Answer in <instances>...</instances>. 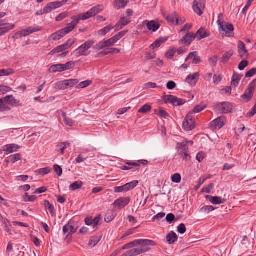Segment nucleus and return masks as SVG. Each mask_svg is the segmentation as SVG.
I'll list each match as a JSON object with an SVG mask.
<instances>
[{"instance_id":"obj_5","label":"nucleus","mask_w":256,"mask_h":256,"mask_svg":"<svg viewBox=\"0 0 256 256\" xmlns=\"http://www.w3.org/2000/svg\"><path fill=\"white\" fill-rule=\"evenodd\" d=\"M95 42L94 40H89L83 44L78 48L76 49L78 56H88L90 52L88 50L94 44Z\"/></svg>"},{"instance_id":"obj_28","label":"nucleus","mask_w":256,"mask_h":256,"mask_svg":"<svg viewBox=\"0 0 256 256\" xmlns=\"http://www.w3.org/2000/svg\"><path fill=\"white\" fill-rule=\"evenodd\" d=\"M166 238L168 244H171L178 240V236L174 232L172 231L167 235Z\"/></svg>"},{"instance_id":"obj_44","label":"nucleus","mask_w":256,"mask_h":256,"mask_svg":"<svg viewBox=\"0 0 256 256\" xmlns=\"http://www.w3.org/2000/svg\"><path fill=\"white\" fill-rule=\"evenodd\" d=\"M14 70L12 68H8L6 70H0V76H8L14 74Z\"/></svg>"},{"instance_id":"obj_7","label":"nucleus","mask_w":256,"mask_h":256,"mask_svg":"<svg viewBox=\"0 0 256 256\" xmlns=\"http://www.w3.org/2000/svg\"><path fill=\"white\" fill-rule=\"evenodd\" d=\"M138 184V181L133 180L130 182L124 184L122 186L115 187L114 188V191L116 193L127 192L136 187Z\"/></svg>"},{"instance_id":"obj_34","label":"nucleus","mask_w":256,"mask_h":256,"mask_svg":"<svg viewBox=\"0 0 256 256\" xmlns=\"http://www.w3.org/2000/svg\"><path fill=\"white\" fill-rule=\"evenodd\" d=\"M64 66L63 64H57L52 66L50 68V70L52 72H64Z\"/></svg>"},{"instance_id":"obj_30","label":"nucleus","mask_w":256,"mask_h":256,"mask_svg":"<svg viewBox=\"0 0 256 256\" xmlns=\"http://www.w3.org/2000/svg\"><path fill=\"white\" fill-rule=\"evenodd\" d=\"M115 216V212L112 210H109L106 214L104 220L106 222H110L114 220Z\"/></svg>"},{"instance_id":"obj_62","label":"nucleus","mask_w":256,"mask_h":256,"mask_svg":"<svg viewBox=\"0 0 256 256\" xmlns=\"http://www.w3.org/2000/svg\"><path fill=\"white\" fill-rule=\"evenodd\" d=\"M256 114V102L250 110L247 113V117H252Z\"/></svg>"},{"instance_id":"obj_19","label":"nucleus","mask_w":256,"mask_h":256,"mask_svg":"<svg viewBox=\"0 0 256 256\" xmlns=\"http://www.w3.org/2000/svg\"><path fill=\"white\" fill-rule=\"evenodd\" d=\"M238 48L240 57L243 58L248 54V51L246 49L245 44L242 42H238Z\"/></svg>"},{"instance_id":"obj_6","label":"nucleus","mask_w":256,"mask_h":256,"mask_svg":"<svg viewBox=\"0 0 256 256\" xmlns=\"http://www.w3.org/2000/svg\"><path fill=\"white\" fill-rule=\"evenodd\" d=\"M256 80H253L250 82L248 87V88L245 91L244 94L241 96L242 100H244L246 102H248L252 98L254 90L256 86Z\"/></svg>"},{"instance_id":"obj_36","label":"nucleus","mask_w":256,"mask_h":256,"mask_svg":"<svg viewBox=\"0 0 256 256\" xmlns=\"http://www.w3.org/2000/svg\"><path fill=\"white\" fill-rule=\"evenodd\" d=\"M83 185L82 181H76L71 184L70 186V190L72 191L76 190L80 188Z\"/></svg>"},{"instance_id":"obj_64","label":"nucleus","mask_w":256,"mask_h":256,"mask_svg":"<svg viewBox=\"0 0 256 256\" xmlns=\"http://www.w3.org/2000/svg\"><path fill=\"white\" fill-rule=\"evenodd\" d=\"M256 74V68L250 70L246 74V77L251 78Z\"/></svg>"},{"instance_id":"obj_37","label":"nucleus","mask_w":256,"mask_h":256,"mask_svg":"<svg viewBox=\"0 0 256 256\" xmlns=\"http://www.w3.org/2000/svg\"><path fill=\"white\" fill-rule=\"evenodd\" d=\"M178 154L184 160H188L190 158V156L189 154L188 149L184 150H182L180 151H178Z\"/></svg>"},{"instance_id":"obj_14","label":"nucleus","mask_w":256,"mask_h":256,"mask_svg":"<svg viewBox=\"0 0 256 256\" xmlns=\"http://www.w3.org/2000/svg\"><path fill=\"white\" fill-rule=\"evenodd\" d=\"M132 247L136 246L138 245H144L146 246H154L155 242L152 240H136L130 242Z\"/></svg>"},{"instance_id":"obj_39","label":"nucleus","mask_w":256,"mask_h":256,"mask_svg":"<svg viewBox=\"0 0 256 256\" xmlns=\"http://www.w3.org/2000/svg\"><path fill=\"white\" fill-rule=\"evenodd\" d=\"M100 240L101 237L92 236L90 240L88 246H90L94 247L99 242Z\"/></svg>"},{"instance_id":"obj_23","label":"nucleus","mask_w":256,"mask_h":256,"mask_svg":"<svg viewBox=\"0 0 256 256\" xmlns=\"http://www.w3.org/2000/svg\"><path fill=\"white\" fill-rule=\"evenodd\" d=\"M199 76L200 74L198 72H196L193 75H189L186 78V82L191 85H195Z\"/></svg>"},{"instance_id":"obj_8","label":"nucleus","mask_w":256,"mask_h":256,"mask_svg":"<svg viewBox=\"0 0 256 256\" xmlns=\"http://www.w3.org/2000/svg\"><path fill=\"white\" fill-rule=\"evenodd\" d=\"M182 126L186 131H190L194 128V122L193 120L192 112H189L186 115L183 122Z\"/></svg>"},{"instance_id":"obj_32","label":"nucleus","mask_w":256,"mask_h":256,"mask_svg":"<svg viewBox=\"0 0 256 256\" xmlns=\"http://www.w3.org/2000/svg\"><path fill=\"white\" fill-rule=\"evenodd\" d=\"M126 164L128 166H122L120 168L121 170H128L132 168V166L134 167H139L140 164L137 162H126Z\"/></svg>"},{"instance_id":"obj_31","label":"nucleus","mask_w":256,"mask_h":256,"mask_svg":"<svg viewBox=\"0 0 256 256\" xmlns=\"http://www.w3.org/2000/svg\"><path fill=\"white\" fill-rule=\"evenodd\" d=\"M14 28V25L12 24H8L6 26L0 28V36L12 30Z\"/></svg>"},{"instance_id":"obj_17","label":"nucleus","mask_w":256,"mask_h":256,"mask_svg":"<svg viewBox=\"0 0 256 256\" xmlns=\"http://www.w3.org/2000/svg\"><path fill=\"white\" fill-rule=\"evenodd\" d=\"M92 17V14H90V12L88 10V12L84 14H81L78 16H72V22H78L76 23L77 25L80 20H86Z\"/></svg>"},{"instance_id":"obj_33","label":"nucleus","mask_w":256,"mask_h":256,"mask_svg":"<svg viewBox=\"0 0 256 256\" xmlns=\"http://www.w3.org/2000/svg\"><path fill=\"white\" fill-rule=\"evenodd\" d=\"M168 38H160L156 40L150 46L153 49L160 47L162 44L167 40Z\"/></svg>"},{"instance_id":"obj_56","label":"nucleus","mask_w":256,"mask_h":256,"mask_svg":"<svg viewBox=\"0 0 256 256\" xmlns=\"http://www.w3.org/2000/svg\"><path fill=\"white\" fill-rule=\"evenodd\" d=\"M75 66V64L74 62L70 61L66 62V64H63L64 71L70 70L73 68Z\"/></svg>"},{"instance_id":"obj_20","label":"nucleus","mask_w":256,"mask_h":256,"mask_svg":"<svg viewBox=\"0 0 256 256\" xmlns=\"http://www.w3.org/2000/svg\"><path fill=\"white\" fill-rule=\"evenodd\" d=\"M206 198L214 204H222L226 202V200L216 196H206Z\"/></svg>"},{"instance_id":"obj_50","label":"nucleus","mask_w":256,"mask_h":256,"mask_svg":"<svg viewBox=\"0 0 256 256\" xmlns=\"http://www.w3.org/2000/svg\"><path fill=\"white\" fill-rule=\"evenodd\" d=\"M206 108V105L204 104H200L196 105L194 106V110H193V112L197 114L198 113L202 110H203L204 109H205Z\"/></svg>"},{"instance_id":"obj_21","label":"nucleus","mask_w":256,"mask_h":256,"mask_svg":"<svg viewBox=\"0 0 256 256\" xmlns=\"http://www.w3.org/2000/svg\"><path fill=\"white\" fill-rule=\"evenodd\" d=\"M130 22V20H129L126 19V18H122L114 27L116 28V30H118L122 29Z\"/></svg>"},{"instance_id":"obj_43","label":"nucleus","mask_w":256,"mask_h":256,"mask_svg":"<svg viewBox=\"0 0 256 256\" xmlns=\"http://www.w3.org/2000/svg\"><path fill=\"white\" fill-rule=\"evenodd\" d=\"M107 48L106 40H102L98 42L97 44H96L94 48L96 50H101L102 49L105 48Z\"/></svg>"},{"instance_id":"obj_47","label":"nucleus","mask_w":256,"mask_h":256,"mask_svg":"<svg viewBox=\"0 0 256 256\" xmlns=\"http://www.w3.org/2000/svg\"><path fill=\"white\" fill-rule=\"evenodd\" d=\"M128 2V0H116V6L118 8H123L126 6Z\"/></svg>"},{"instance_id":"obj_18","label":"nucleus","mask_w":256,"mask_h":256,"mask_svg":"<svg viewBox=\"0 0 256 256\" xmlns=\"http://www.w3.org/2000/svg\"><path fill=\"white\" fill-rule=\"evenodd\" d=\"M20 146L14 144H6L3 147V150L6 152V154H11L18 151Z\"/></svg>"},{"instance_id":"obj_45","label":"nucleus","mask_w":256,"mask_h":256,"mask_svg":"<svg viewBox=\"0 0 256 256\" xmlns=\"http://www.w3.org/2000/svg\"><path fill=\"white\" fill-rule=\"evenodd\" d=\"M44 206L48 210L51 214L53 215L54 214V210L53 206L48 200H44Z\"/></svg>"},{"instance_id":"obj_1","label":"nucleus","mask_w":256,"mask_h":256,"mask_svg":"<svg viewBox=\"0 0 256 256\" xmlns=\"http://www.w3.org/2000/svg\"><path fill=\"white\" fill-rule=\"evenodd\" d=\"M78 22H71L70 24H68L67 26L62 28L56 32L51 34L48 40H58L63 38L65 35L68 34L70 32H72L76 26V23Z\"/></svg>"},{"instance_id":"obj_63","label":"nucleus","mask_w":256,"mask_h":256,"mask_svg":"<svg viewBox=\"0 0 256 256\" xmlns=\"http://www.w3.org/2000/svg\"><path fill=\"white\" fill-rule=\"evenodd\" d=\"M166 220L170 224H172L175 220V216L172 214H167Z\"/></svg>"},{"instance_id":"obj_60","label":"nucleus","mask_w":256,"mask_h":256,"mask_svg":"<svg viewBox=\"0 0 256 256\" xmlns=\"http://www.w3.org/2000/svg\"><path fill=\"white\" fill-rule=\"evenodd\" d=\"M138 254L135 252V250L132 248L127 252H126L124 254H122L121 256H136Z\"/></svg>"},{"instance_id":"obj_4","label":"nucleus","mask_w":256,"mask_h":256,"mask_svg":"<svg viewBox=\"0 0 256 256\" xmlns=\"http://www.w3.org/2000/svg\"><path fill=\"white\" fill-rule=\"evenodd\" d=\"M164 100L165 103H170L174 106H180L186 103V100L179 98L173 95H164Z\"/></svg>"},{"instance_id":"obj_61","label":"nucleus","mask_w":256,"mask_h":256,"mask_svg":"<svg viewBox=\"0 0 256 256\" xmlns=\"http://www.w3.org/2000/svg\"><path fill=\"white\" fill-rule=\"evenodd\" d=\"M248 64V62L246 60H242L238 64V69L242 70Z\"/></svg>"},{"instance_id":"obj_11","label":"nucleus","mask_w":256,"mask_h":256,"mask_svg":"<svg viewBox=\"0 0 256 256\" xmlns=\"http://www.w3.org/2000/svg\"><path fill=\"white\" fill-rule=\"evenodd\" d=\"M42 28H40L38 26H30L28 28L26 29L23 30L20 32H16L15 34V36H20V37L26 36L34 32L40 31L42 30Z\"/></svg>"},{"instance_id":"obj_53","label":"nucleus","mask_w":256,"mask_h":256,"mask_svg":"<svg viewBox=\"0 0 256 256\" xmlns=\"http://www.w3.org/2000/svg\"><path fill=\"white\" fill-rule=\"evenodd\" d=\"M181 176L178 173H176L172 176V181L175 183H179L181 181Z\"/></svg>"},{"instance_id":"obj_57","label":"nucleus","mask_w":256,"mask_h":256,"mask_svg":"<svg viewBox=\"0 0 256 256\" xmlns=\"http://www.w3.org/2000/svg\"><path fill=\"white\" fill-rule=\"evenodd\" d=\"M12 88L9 86L0 85V94H4L8 92H9L12 90Z\"/></svg>"},{"instance_id":"obj_46","label":"nucleus","mask_w":256,"mask_h":256,"mask_svg":"<svg viewBox=\"0 0 256 256\" xmlns=\"http://www.w3.org/2000/svg\"><path fill=\"white\" fill-rule=\"evenodd\" d=\"M152 110V107L150 105L148 104H146L144 105L141 108H140L138 112L142 113V114H146V112H150Z\"/></svg>"},{"instance_id":"obj_3","label":"nucleus","mask_w":256,"mask_h":256,"mask_svg":"<svg viewBox=\"0 0 256 256\" xmlns=\"http://www.w3.org/2000/svg\"><path fill=\"white\" fill-rule=\"evenodd\" d=\"M213 110L216 112L226 114L232 112V106L227 102H219L213 106Z\"/></svg>"},{"instance_id":"obj_22","label":"nucleus","mask_w":256,"mask_h":256,"mask_svg":"<svg viewBox=\"0 0 256 256\" xmlns=\"http://www.w3.org/2000/svg\"><path fill=\"white\" fill-rule=\"evenodd\" d=\"M194 36H196V38L198 40H200L202 39L208 37L209 34L204 28H201L197 31Z\"/></svg>"},{"instance_id":"obj_55","label":"nucleus","mask_w":256,"mask_h":256,"mask_svg":"<svg viewBox=\"0 0 256 256\" xmlns=\"http://www.w3.org/2000/svg\"><path fill=\"white\" fill-rule=\"evenodd\" d=\"M176 148L178 149V151H180L182 150H186L188 149V146H186V142H184L180 143H178Z\"/></svg>"},{"instance_id":"obj_24","label":"nucleus","mask_w":256,"mask_h":256,"mask_svg":"<svg viewBox=\"0 0 256 256\" xmlns=\"http://www.w3.org/2000/svg\"><path fill=\"white\" fill-rule=\"evenodd\" d=\"M62 230L64 234L69 232L68 234L72 235L76 232L77 229L74 228V226L71 224V222H69L63 227Z\"/></svg>"},{"instance_id":"obj_27","label":"nucleus","mask_w":256,"mask_h":256,"mask_svg":"<svg viewBox=\"0 0 256 256\" xmlns=\"http://www.w3.org/2000/svg\"><path fill=\"white\" fill-rule=\"evenodd\" d=\"M164 16L168 22L172 24L176 22L178 14L176 12H172L171 14L168 15L164 14Z\"/></svg>"},{"instance_id":"obj_35","label":"nucleus","mask_w":256,"mask_h":256,"mask_svg":"<svg viewBox=\"0 0 256 256\" xmlns=\"http://www.w3.org/2000/svg\"><path fill=\"white\" fill-rule=\"evenodd\" d=\"M242 76L234 73L232 78L231 84L235 87L238 86L239 82L241 80Z\"/></svg>"},{"instance_id":"obj_38","label":"nucleus","mask_w":256,"mask_h":256,"mask_svg":"<svg viewBox=\"0 0 256 256\" xmlns=\"http://www.w3.org/2000/svg\"><path fill=\"white\" fill-rule=\"evenodd\" d=\"M68 50L64 44H63L61 46H58L56 48H54L50 52V54H55L63 52L66 50Z\"/></svg>"},{"instance_id":"obj_25","label":"nucleus","mask_w":256,"mask_h":256,"mask_svg":"<svg viewBox=\"0 0 256 256\" xmlns=\"http://www.w3.org/2000/svg\"><path fill=\"white\" fill-rule=\"evenodd\" d=\"M146 26L148 30L154 32L160 28V24L154 20H151L147 22Z\"/></svg>"},{"instance_id":"obj_40","label":"nucleus","mask_w":256,"mask_h":256,"mask_svg":"<svg viewBox=\"0 0 256 256\" xmlns=\"http://www.w3.org/2000/svg\"><path fill=\"white\" fill-rule=\"evenodd\" d=\"M114 27L112 26V25H109L103 28L102 29L100 30L98 32V34L100 36H104L107 34L108 32L114 28Z\"/></svg>"},{"instance_id":"obj_26","label":"nucleus","mask_w":256,"mask_h":256,"mask_svg":"<svg viewBox=\"0 0 256 256\" xmlns=\"http://www.w3.org/2000/svg\"><path fill=\"white\" fill-rule=\"evenodd\" d=\"M234 52L232 50H230L224 53L220 59V62L223 64H226L230 59V57L233 56Z\"/></svg>"},{"instance_id":"obj_59","label":"nucleus","mask_w":256,"mask_h":256,"mask_svg":"<svg viewBox=\"0 0 256 256\" xmlns=\"http://www.w3.org/2000/svg\"><path fill=\"white\" fill-rule=\"evenodd\" d=\"M218 57L216 56H212L209 59L210 64L212 66H216L217 64Z\"/></svg>"},{"instance_id":"obj_16","label":"nucleus","mask_w":256,"mask_h":256,"mask_svg":"<svg viewBox=\"0 0 256 256\" xmlns=\"http://www.w3.org/2000/svg\"><path fill=\"white\" fill-rule=\"evenodd\" d=\"M224 116H220L212 121L210 122V126L214 128L220 129L224 126Z\"/></svg>"},{"instance_id":"obj_12","label":"nucleus","mask_w":256,"mask_h":256,"mask_svg":"<svg viewBox=\"0 0 256 256\" xmlns=\"http://www.w3.org/2000/svg\"><path fill=\"white\" fill-rule=\"evenodd\" d=\"M129 198H120L115 200L113 205L117 209H122L127 206L130 202Z\"/></svg>"},{"instance_id":"obj_41","label":"nucleus","mask_w":256,"mask_h":256,"mask_svg":"<svg viewBox=\"0 0 256 256\" xmlns=\"http://www.w3.org/2000/svg\"><path fill=\"white\" fill-rule=\"evenodd\" d=\"M62 118L64 119V121L65 124L69 126H72L74 124V122L70 118H68L66 116V114L64 112H62Z\"/></svg>"},{"instance_id":"obj_52","label":"nucleus","mask_w":256,"mask_h":256,"mask_svg":"<svg viewBox=\"0 0 256 256\" xmlns=\"http://www.w3.org/2000/svg\"><path fill=\"white\" fill-rule=\"evenodd\" d=\"M214 210V206H203L200 208V212L204 214H208L210 212H212Z\"/></svg>"},{"instance_id":"obj_48","label":"nucleus","mask_w":256,"mask_h":256,"mask_svg":"<svg viewBox=\"0 0 256 256\" xmlns=\"http://www.w3.org/2000/svg\"><path fill=\"white\" fill-rule=\"evenodd\" d=\"M50 168L46 167L36 170V172L38 174L45 175L50 172Z\"/></svg>"},{"instance_id":"obj_42","label":"nucleus","mask_w":256,"mask_h":256,"mask_svg":"<svg viewBox=\"0 0 256 256\" xmlns=\"http://www.w3.org/2000/svg\"><path fill=\"white\" fill-rule=\"evenodd\" d=\"M102 10V8L100 6H97L92 8L91 9L89 10L90 14L92 16H95L96 14H98Z\"/></svg>"},{"instance_id":"obj_58","label":"nucleus","mask_w":256,"mask_h":256,"mask_svg":"<svg viewBox=\"0 0 256 256\" xmlns=\"http://www.w3.org/2000/svg\"><path fill=\"white\" fill-rule=\"evenodd\" d=\"M56 86L59 90H66L68 88L66 80L59 82L56 84Z\"/></svg>"},{"instance_id":"obj_13","label":"nucleus","mask_w":256,"mask_h":256,"mask_svg":"<svg viewBox=\"0 0 256 256\" xmlns=\"http://www.w3.org/2000/svg\"><path fill=\"white\" fill-rule=\"evenodd\" d=\"M196 38V36L192 32H188L181 40H179V44L190 46Z\"/></svg>"},{"instance_id":"obj_10","label":"nucleus","mask_w":256,"mask_h":256,"mask_svg":"<svg viewBox=\"0 0 256 256\" xmlns=\"http://www.w3.org/2000/svg\"><path fill=\"white\" fill-rule=\"evenodd\" d=\"M206 0H194L193 4L194 12L198 16H201L205 8Z\"/></svg>"},{"instance_id":"obj_15","label":"nucleus","mask_w":256,"mask_h":256,"mask_svg":"<svg viewBox=\"0 0 256 256\" xmlns=\"http://www.w3.org/2000/svg\"><path fill=\"white\" fill-rule=\"evenodd\" d=\"M5 102L12 106H18L20 105L19 100L16 99L12 95H9L2 98Z\"/></svg>"},{"instance_id":"obj_9","label":"nucleus","mask_w":256,"mask_h":256,"mask_svg":"<svg viewBox=\"0 0 256 256\" xmlns=\"http://www.w3.org/2000/svg\"><path fill=\"white\" fill-rule=\"evenodd\" d=\"M68 0H63L62 1L49 2L44 7V12L50 13L52 10L62 6Z\"/></svg>"},{"instance_id":"obj_49","label":"nucleus","mask_w":256,"mask_h":256,"mask_svg":"<svg viewBox=\"0 0 256 256\" xmlns=\"http://www.w3.org/2000/svg\"><path fill=\"white\" fill-rule=\"evenodd\" d=\"M66 84L68 88H71L77 84L78 83V80L77 79H70L65 80Z\"/></svg>"},{"instance_id":"obj_51","label":"nucleus","mask_w":256,"mask_h":256,"mask_svg":"<svg viewBox=\"0 0 256 256\" xmlns=\"http://www.w3.org/2000/svg\"><path fill=\"white\" fill-rule=\"evenodd\" d=\"M9 156L11 160L10 161H11L12 163H14L20 160L22 158L21 154H14L11 155Z\"/></svg>"},{"instance_id":"obj_54","label":"nucleus","mask_w":256,"mask_h":256,"mask_svg":"<svg viewBox=\"0 0 256 256\" xmlns=\"http://www.w3.org/2000/svg\"><path fill=\"white\" fill-rule=\"evenodd\" d=\"M36 198L35 196H29L28 193H26L24 196V200L25 202H34Z\"/></svg>"},{"instance_id":"obj_29","label":"nucleus","mask_w":256,"mask_h":256,"mask_svg":"<svg viewBox=\"0 0 256 256\" xmlns=\"http://www.w3.org/2000/svg\"><path fill=\"white\" fill-rule=\"evenodd\" d=\"M150 246H145L144 245H140L139 247L135 248H133L136 254L139 255L142 253L146 252L150 250Z\"/></svg>"},{"instance_id":"obj_2","label":"nucleus","mask_w":256,"mask_h":256,"mask_svg":"<svg viewBox=\"0 0 256 256\" xmlns=\"http://www.w3.org/2000/svg\"><path fill=\"white\" fill-rule=\"evenodd\" d=\"M223 14H220L218 15V24L219 26V29L220 33L222 32H225V36L228 37H230L234 35L233 31L234 30V26L230 23L226 22L224 21H222L220 17L222 16Z\"/></svg>"}]
</instances>
